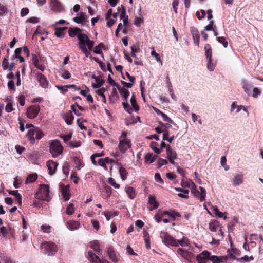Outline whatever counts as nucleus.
<instances>
[{
  "label": "nucleus",
  "mask_w": 263,
  "mask_h": 263,
  "mask_svg": "<svg viewBox=\"0 0 263 263\" xmlns=\"http://www.w3.org/2000/svg\"><path fill=\"white\" fill-rule=\"evenodd\" d=\"M68 34L71 37L77 36L80 49L86 57H88L94 45V42L90 40L86 34L81 33V30L78 27L69 28Z\"/></svg>",
  "instance_id": "obj_1"
},
{
  "label": "nucleus",
  "mask_w": 263,
  "mask_h": 263,
  "mask_svg": "<svg viewBox=\"0 0 263 263\" xmlns=\"http://www.w3.org/2000/svg\"><path fill=\"white\" fill-rule=\"evenodd\" d=\"M127 135L126 132H123L119 138L118 148L122 153H124L130 146V141L128 139Z\"/></svg>",
  "instance_id": "obj_2"
},
{
  "label": "nucleus",
  "mask_w": 263,
  "mask_h": 263,
  "mask_svg": "<svg viewBox=\"0 0 263 263\" xmlns=\"http://www.w3.org/2000/svg\"><path fill=\"white\" fill-rule=\"evenodd\" d=\"M41 247L42 251L49 256L54 255L58 251L57 246L52 242H44L41 244Z\"/></svg>",
  "instance_id": "obj_3"
},
{
  "label": "nucleus",
  "mask_w": 263,
  "mask_h": 263,
  "mask_svg": "<svg viewBox=\"0 0 263 263\" xmlns=\"http://www.w3.org/2000/svg\"><path fill=\"white\" fill-rule=\"evenodd\" d=\"M191 186V193L194 195L195 197L199 199L201 201H203L205 199L206 191L204 188L199 187L198 190L197 189L195 183L191 180H190Z\"/></svg>",
  "instance_id": "obj_4"
},
{
  "label": "nucleus",
  "mask_w": 263,
  "mask_h": 263,
  "mask_svg": "<svg viewBox=\"0 0 263 263\" xmlns=\"http://www.w3.org/2000/svg\"><path fill=\"white\" fill-rule=\"evenodd\" d=\"M49 195V187L46 184H42L40 186V191L37 192L35 195L36 199L48 201Z\"/></svg>",
  "instance_id": "obj_5"
},
{
  "label": "nucleus",
  "mask_w": 263,
  "mask_h": 263,
  "mask_svg": "<svg viewBox=\"0 0 263 263\" xmlns=\"http://www.w3.org/2000/svg\"><path fill=\"white\" fill-rule=\"evenodd\" d=\"M50 152L53 157H57L63 152V147L58 140H53L50 146Z\"/></svg>",
  "instance_id": "obj_6"
},
{
  "label": "nucleus",
  "mask_w": 263,
  "mask_h": 263,
  "mask_svg": "<svg viewBox=\"0 0 263 263\" xmlns=\"http://www.w3.org/2000/svg\"><path fill=\"white\" fill-rule=\"evenodd\" d=\"M160 237L162 239V242L165 245H171L175 247L178 246V242L166 232H161L160 233Z\"/></svg>",
  "instance_id": "obj_7"
},
{
  "label": "nucleus",
  "mask_w": 263,
  "mask_h": 263,
  "mask_svg": "<svg viewBox=\"0 0 263 263\" xmlns=\"http://www.w3.org/2000/svg\"><path fill=\"white\" fill-rule=\"evenodd\" d=\"M166 155L168 161L173 165H175V160L177 159V154L169 145L166 146Z\"/></svg>",
  "instance_id": "obj_8"
},
{
  "label": "nucleus",
  "mask_w": 263,
  "mask_h": 263,
  "mask_svg": "<svg viewBox=\"0 0 263 263\" xmlns=\"http://www.w3.org/2000/svg\"><path fill=\"white\" fill-rule=\"evenodd\" d=\"M40 108L39 105H32L28 108L26 115L28 118L30 119L35 118L38 115Z\"/></svg>",
  "instance_id": "obj_9"
},
{
  "label": "nucleus",
  "mask_w": 263,
  "mask_h": 263,
  "mask_svg": "<svg viewBox=\"0 0 263 263\" xmlns=\"http://www.w3.org/2000/svg\"><path fill=\"white\" fill-rule=\"evenodd\" d=\"M35 79L39 83L41 87L43 88H46L48 87L49 83L44 75L40 72H36L35 73Z\"/></svg>",
  "instance_id": "obj_10"
},
{
  "label": "nucleus",
  "mask_w": 263,
  "mask_h": 263,
  "mask_svg": "<svg viewBox=\"0 0 263 263\" xmlns=\"http://www.w3.org/2000/svg\"><path fill=\"white\" fill-rule=\"evenodd\" d=\"M210 255L209 251L205 250L197 255L196 259L198 263H207L208 261L210 260Z\"/></svg>",
  "instance_id": "obj_11"
},
{
  "label": "nucleus",
  "mask_w": 263,
  "mask_h": 263,
  "mask_svg": "<svg viewBox=\"0 0 263 263\" xmlns=\"http://www.w3.org/2000/svg\"><path fill=\"white\" fill-rule=\"evenodd\" d=\"M243 183V175L241 174H235L232 179V185L234 186H237Z\"/></svg>",
  "instance_id": "obj_12"
},
{
  "label": "nucleus",
  "mask_w": 263,
  "mask_h": 263,
  "mask_svg": "<svg viewBox=\"0 0 263 263\" xmlns=\"http://www.w3.org/2000/svg\"><path fill=\"white\" fill-rule=\"evenodd\" d=\"M209 229L212 232H217L218 231V233L216 234V237L222 238L223 232H222L221 229L219 228V225L217 223L211 222L209 223Z\"/></svg>",
  "instance_id": "obj_13"
},
{
  "label": "nucleus",
  "mask_w": 263,
  "mask_h": 263,
  "mask_svg": "<svg viewBox=\"0 0 263 263\" xmlns=\"http://www.w3.org/2000/svg\"><path fill=\"white\" fill-rule=\"evenodd\" d=\"M190 31L192 33L195 44L199 46L200 39V34L199 31L196 28L193 27L190 28Z\"/></svg>",
  "instance_id": "obj_14"
},
{
  "label": "nucleus",
  "mask_w": 263,
  "mask_h": 263,
  "mask_svg": "<svg viewBox=\"0 0 263 263\" xmlns=\"http://www.w3.org/2000/svg\"><path fill=\"white\" fill-rule=\"evenodd\" d=\"M58 163L52 160H49L47 162V166L48 167L49 174L51 175H53L57 169Z\"/></svg>",
  "instance_id": "obj_15"
},
{
  "label": "nucleus",
  "mask_w": 263,
  "mask_h": 263,
  "mask_svg": "<svg viewBox=\"0 0 263 263\" xmlns=\"http://www.w3.org/2000/svg\"><path fill=\"white\" fill-rule=\"evenodd\" d=\"M88 257L92 263H105L103 260L102 261L92 251L88 252Z\"/></svg>",
  "instance_id": "obj_16"
},
{
  "label": "nucleus",
  "mask_w": 263,
  "mask_h": 263,
  "mask_svg": "<svg viewBox=\"0 0 263 263\" xmlns=\"http://www.w3.org/2000/svg\"><path fill=\"white\" fill-rule=\"evenodd\" d=\"M61 190L62 195L66 201L68 200L70 198L69 185H61Z\"/></svg>",
  "instance_id": "obj_17"
},
{
  "label": "nucleus",
  "mask_w": 263,
  "mask_h": 263,
  "mask_svg": "<svg viewBox=\"0 0 263 263\" xmlns=\"http://www.w3.org/2000/svg\"><path fill=\"white\" fill-rule=\"evenodd\" d=\"M73 21L78 24H80L82 25L85 24L86 22V17L85 13L82 12L79 14V16L75 17L73 19Z\"/></svg>",
  "instance_id": "obj_18"
},
{
  "label": "nucleus",
  "mask_w": 263,
  "mask_h": 263,
  "mask_svg": "<svg viewBox=\"0 0 263 263\" xmlns=\"http://www.w3.org/2000/svg\"><path fill=\"white\" fill-rule=\"evenodd\" d=\"M148 204L149 205L148 209L150 211H153L158 206V204L156 201L155 197L151 195L148 196Z\"/></svg>",
  "instance_id": "obj_19"
},
{
  "label": "nucleus",
  "mask_w": 263,
  "mask_h": 263,
  "mask_svg": "<svg viewBox=\"0 0 263 263\" xmlns=\"http://www.w3.org/2000/svg\"><path fill=\"white\" fill-rule=\"evenodd\" d=\"M80 223L76 221L70 220L67 222V227L70 231L77 230L80 227Z\"/></svg>",
  "instance_id": "obj_20"
},
{
  "label": "nucleus",
  "mask_w": 263,
  "mask_h": 263,
  "mask_svg": "<svg viewBox=\"0 0 263 263\" xmlns=\"http://www.w3.org/2000/svg\"><path fill=\"white\" fill-rule=\"evenodd\" d=\"M63 118L68 125H71L72 123V121L74 119V117L72 115L71 112L69 111L62 115Z\"/></svg>",
  "instance_id": "obj_21"
},
{
  "label": "nucleus",
  "mask_w": 263,
  "mask_h": 263,
  "mask_svg": "<svg viewBox=\"0 0 263 263\" xmlns=\"http://www.w3.org/2000/svg\"><path fill=\"white\" fill-rule=\"evenodd\" d=\"M50 6L52 8V10L54 11L59 12L61 10V4L58 0H51Z\"/></svg>",
  "instance_id": "obj_22"
},
{
  "label": "nucleus",
  "mask_w": 263,
  "mask_h": 263,
  "mask_svg": "<svg viewBox=\"0 0 263 263\" xmlns=\"http://www.w3.org/2000/svg\"><path fill=\"white\" fill-rule=\"evenodd\" d=\"M90 247L98 254H100L101 250L98 240H94L90 243Z\"/></svg>",
  "instance_id": "obj_23"
},
{
  "label": "nucleus",
  "mask_w": 263,
  "mask_h": 263,
  "mask_svg": "<svg viewBox=\"0 0 263 263\" xmlns=\"http://www.w3.org/2000/svg\"><path fill=\"white\" fill-rule=\"evenodd\" d=\"M104 48V44L102 43L98 44V45L96 46L93 50V52L96 54H99L101 55V57L104 58V54L102 51V49Z\"/></svg>",
  "instance_id": "obj_24"
},
{
  "label": "nucleus",
  "mask_w": 263,
  "mask_h": 263,
  "mask_svg": "<svg viewBox=\"0 0 263 263\" xmlns=\"http://www.w3.org/2000/svg\"><path fill=\"white\" fill-rule=\"evenodd\" d=\"M205 55L207 59H212V48L209 44H206L204 46Z\"/></svg>",
  "instance_id": "obj_25"
},
{
  "label": "nucleus",
  "mask_w": 263,
  "mask_h": 263,
  "mask_svg": "<svg viewBox=\"0 0 263 263\" xmlns=\"http://www.w3.org/2000/svg\"><path fill=\"white\" fill-rule=\"evenodd\" d=\"M157 158L156 155H153L152 153H148L145 155L144 157V160L145 162H149L151 163L155 161Z\"/></svg>",
  "instance_id": "obj_26"
},
{
  "label": "nucleus",
  "mask_w": 263,
  "mask_h": 263,
  "mask_svg": "<svg viewBox=\"0 0 263 263\" xmlns=\"http://www.w3.org/2000/svg\"><path fill=\"white\" fill-rule=\"evenodd\" d=\"M34 64L35 66L41 71H44L46 69V66L44 64H41L37 61V57L33 56Z\"/></svg>",
  "instance_id": "obj_27"
},
{
  "label": "nucleus",
  "mask_w": 263,
  "mask_h": 263,
  "mask_svg": "<svg viewBox=\"0 0 263 263\" xmlns=\"http://www.w3.org/2000/svg\"><path fill=\"white\" fill-rule=\"evenodd\" d=\"M37 178V175L36 173H33L32 174H30L28 176L25 183L26 184L31 183L34 182Z\"/></svg>",
  "instance_id": "obj_28"
},
{
  "label": "nucleus",
  "mask_w": 263,
  "mask_h": 263,
  "mask_svg": "<svg viewBox=\"0 0 263 263\" xmlns=\"http://www.w3.org/2000/svg\"><path fill=\"white\" fill-rule=\"evenodd\" d=\"M242 87L244 89L245 92L247 94L250 95V92H251V89L252 88V85L251 84H250L246 81L242 82Z\"/></svg>",
  "instance_id": "obj_29"
},
{
  "label": "nucleus",
  "mask_w": 263,
  "mask_h": 263,
  "mask_svg": "<svg viewBox=\"0 0 263 263\" xmlns=\"http://www.w3.org/2000/svg\"><path fill=\"white\" fill-rule=\"evenodd\" d=\"M224 257L223 256H217L215 255L211 256L210 257V260H211L213 263H221L223 262V259Z\"/></svg>",
  "instance_id": "obj_30"
},
{
  "label": "nucleus",
  "mask_w": 263,
  "mask_h": 263,
  "mask_svg": "<svg viewBox=\"0 0 263 263\" xmlns=\"http://www.w3.org/2000/svg\"><path fill=\"white\" fill-rule=\"evenodd\" d=\"M35 130H36V128H31V129H29V130L28 131L27 137H28V139H29V140L31 141V142H34L35 139L34 137V135L35 133V132H36Z\"/></svg>",
  "instance_id": "obj_31"
},
{
  "label": "nucleus",
  "mask_w": 263,
  "mask_h": 263,
  "mask_svg": "<svg viewBox=\"0 0 263 263\" xmlns=\"http://www.w3.org/2000/svg\"><path fill=\"white\" fill-rule=\"evenodd\" d=\"M126 192L131 199H133L136 196L135 192L132 187H128L126 189Z\"/></svg>",
  "instance_id": "obj_32"
},
{
  "label": "nucleus",
  "mask_w": 263,
  "mask_h": 263,
  "mask_svg": "<svg viewBox=\"0 0 263 263\" xmlns=\"http://www.w3.org/2000/svg\"><path fill=\"white\" fill-rule=\"evenodd\" d=\"M119 173L121 179L124 180L126 179L127 176V172L125 168L122 166H120L119 169Z\"/></svg>",
  "instance_id": "obj_33"
},
{
  "label": "nucleus",
  "mask_w": 263,
  "mask_h": 263,
  "mask_svg": "<svg viewBox=\"0 0 263 263\" xmlns=\"http://www.w3.org/2000/svg\"><path fill=\"white\" fill-rule=\"evenodd\" d=\"M65 29V27L56 28L54 34L58 37H63L64 35V30Z\"/></svg>",
  "instance_id": "obj_34"
},
{
  "label": "nucleus",
  "mask_w": 263,
  "mask_h": 263,
  "mask_svg": "<svg viewBox=\"0 0 263 263\" xmlns=\"http://www.w3.org/2000/svg\"><path fill=\"white\" fill-rule=\"evenodd\" d=\"M216 40L220 44H222L224 48L228 46V42L227 41L226 39L223 36H218L216 37Z\"/></svg>",
  "instance_id": "obj_35"
},
{
  "label": "nucleus",
  "mask_w": 263,
  "mask_h": 263,
  "mask_svg": "<svg viewBox=\"0 0 263 263\" xmlns=\"http://www.w3.org/2000/svg\"><path fill=\"white\" fill-rule=\"evenodd\" d=\"M158 145V144L156 142H151L150 143L151 148L157 154H159L161 153V151L160 149H159L157 147Z\"/></svg>",
  "instance_id": "obj_36"
},
{
  "label": "nucleus",
  "mask_w": 263,
  "mask_h": 263,
  "mask_svg": "<svg viewBox=\"0 0 263 263\" xmlns=\"http://www.w3.org/2000/svg\"><path fill=\"white\" fill-rule=\"evenodd\" d=\"M213 208V213L216 216L220 218H223L224 219H226L227 218V217L226 216H224L223 213L219 211L216 206H214Z\"/></svg>",
  "instance_id": "obj_37"
},
{
  "label": "nucleus",
  "mask_w": 263,
  "mask_h": 263,
  "mask_svg": "<svg viewBox=\"0 0 263 263\" xmlns=\"http://www.w3.org/2000/svg\"><path fill=\"white\" fill-rule=\"evenodd\" d=\"M178 242V246L180 245L182 247H187L189 245V241L187 238L183 237L182 239L177 241Z\"/></svg>",
  "instance_id": "obj_38"
},
{
  "label": "nucleus",
  "mask_w": 263,
  "mask_h": 263,
  "mask_svg": "<svg viewBox=\"0 0 263 263\" xmlns=\"http://www.w3.org/2000/svg\"><path fill=\"white\" fill-rule=\"evenodd\" d=\"M235 250L234 249H232L231 250H228L227 257L231 260H236L235 256Z\"/></svg>",
  "instance_id": "obj_39"
},
{
  "label": "nucleus",
  "mask_w": 263,
  "mask_h": 263,
  "mask_svg": "<svg viewBox=\"0 0 263 263\" xmlns=\"http://www.w3.org/2000/svg\"><path fill=\"white\" fill-rule=\"evenodd\" d=\"M74 162L76 165L77 168L78 170H80L84 166L82 161L77 157H75L74 158Z\"/></svg>",
  "instance_id": "obj_40"
},
{
  "label": "nucleus",
  "mask_w": 263,
  "mask_h": 263,
  "mask_svg": "<svg viewBox=\"0 0 263 263\" xmlns=\"http://www.w3.org/2000/svg\"><path fill=\"white\" fill-rule=\"evenodd\" d=\"M108 254L110 259L112 261L116 262L118 261L116 254L112 249H109L108 250Z\"/></svg>",
  "instance_id": "obj_41"
},
{
  "label": "nucleus",
  "mask_w": 263,
  "mask_h": 263,
  "mask_svg": "<svg viewBox=\"0 0 263 263\" xmlns=\"http://www.w3.org/2000/svg\"><path fill=\"white\" fill-rule=\"evenodd\" d=\"M130 103L133 107V108L136 110L138 111L139 110V107L137 104L136 100L134 95H133L130 99Z\"/></svg>",
  "instance_id": "obj_42"
},
{
  "label": "nucleus",
  "mask_w": 263,
  "mask_h": 263,
  "mask_svg": "<svg viewBox=\"0 0 263 263\" xmlns=\"http://www.w3.org/2000/svg\"><path fill=\"white\" fill-rule=\"evenodd\" d=\"M61 77L64 79H68L71 77V74L67 70H61Z\"/></svg>",
  "instance_id": "obj_43"
},
{
  "label": "nucleus",
  "mask_w": 263,
  "mask_h": 263,
  "mask_svg": "<svg viewBox=\"0 0 263 263\" xmlns=\"http://www.w3.org/2000/svg\"><path fill=\"white\" fill-rule=\"evenodd\" d=\"M208 60V64H207V68L208 70H209L210 71H212L214 70L215 67V64L212 62V59H207Z\"/></svg>",
  "instance_id": "obj_44"
},
{
  "label": "nucleus",
  "mask_w": 263,
  "mask_h": 263,
  "mask_svg": "<svg viewBox=\"0 0 263 263\" xmlns=\"http://www.w3.org/2000/svg\"><path fill=\"white\" fill-rule=\"evenodd\" d=\"M168 163V161L166 159L159 158L157 161L158 168L161 167L164 165H166Z\"/></svg>",
  "instance_id": "obj_45"
},
{
  "label": "nucleus",
  "mask_w": 263,
  "mask_h": 263,
  "mask_svg": "<svg viewBox=\"0 0 263 263\" xmlns=\"http://www.w3.org/2000/svg\"><path fill=\"white\" fill-rule=\"evenodd\" d=\"M70 147H79L81 146V142L79 141H71L68 143Z\"/></svg>",
  "instance_id": "obj_46"
},
{
  "label": "nucleus",
  "mask_w": 263,
  "mask_h": 263,
  "mask_svg": "<svg viewBox=\"0 0 263 263\" xmlns=\"http://www.w3.org/2000/svg\"><path fill=\"white\" fill-rule=\"evenodd\" d=\"M108 183L114 186L116 189H119L120 187V185L117 184L115 180L111 177H110L108 179Z\"/></svg>",
  "instance_id": "obj_47"
},
{
  "label": "nucleus",
  "mask_w": 263,
  "mask_h": 263,
  "mask_svg": "<svg viewBox=\"0 0 263 263\" xmlns=\"http://www.w3.org/2000/svg\"><path fill=\"white\" fill-rule=\"evenodd\" d=\"M253 259H254V257H253V256H250L249 257L248 256L245 255V256H243L242 257L237 258L236 260H237V261L243 260L246 262H248L249 261L253 260Z\"/></svg>",
  "instance_id": "obj_48"
},
{
  "label": "nucleus",
  "mask_w": 263,
  "mask_h": 263,
  "mask_svg": "<svg viewBox=\"0 0 263 263\" xmlns=\"http://www.w3.org/2000/svg\"><path fill=\"white\" fill-rule=\"evenodd\" d=\"M74 207L72 203H70L68 205L66 209V213L68 215H72L74 213Z\"/></svg>",
  "instance_id": "obj_49"
},
{
  "label": "nucleus",
  "mask_w": 263,
  "mask_h": 263,
  "mask_svg": "<svg viewBox=\"0 0 263 263\" xmlns=\"http://www.w3.org/2000/svg\"><path fill=\"white\" fill-rule=\"evenodd\" d=\"M120 93L123 95V97H124V98L125 99V101H127V99L128 96H129V91L124 88H122L120 90Z\"/></svg>",
  "instance_id": "obj_50"
},
{
  "label": "nucleus",
  "mask_w": 263,
  "mask_h": 263,
  "mask_svg": "<svg viewBox=\"0 0 263 263\" xmlns=\"http://www.w3.org/2000/svg\"><path fill=\"white\" fill-rule=\"evenodd\" d=\"M151 55L153 57H154L156 59V60L158 62H160V64L161 65H162V61L161 60V58H160V57L159 55V54L157 53L156 52V51L155 50H152L151 51Z\"/></svg>",
  "instance_id": "obj_51"
},
{
  "label": "nucleus",
  "mask_w": 263,
  "mask_h": 263,
  "mask_svg": "<svg viewBox=\"0 0 263 263\" xmlns=\"http://www.w3.org/2000/svg\"><path fill=\"white\" fill-rule=\"evenodd\" d=\"M41 228L44 232L49 233L51 231V227L49 225H42Z\"/></svg>",
  "instance_id": "obj_52"
},
{
  "label": "nucleus",
  "mask_w": 263,
  "mask_h": 263,
  "mask_svg": "<svg viewBox=\"0 0 263 263\" xmlns=\"http://www.w3.org/2000/svg\"><path fill=\"white\" fill-rule=\"evenodd\" d=\"M35 133L36 135H35V138L37 140H40L41 139L43 136H44V134L38 128H36V130H35Z\"/></svg>",
  "instance_id": "obj_53"
},
{
  "label": "nucleus",
  "mask_w": 263,
  "mask_h": 263,
  "mask_svg": "<svg viewBox=\"0 0 263 263\" xmlns=\"http://www.w3.org/2000/svg\"><path fill=\"white\" fill-rule=\"evenodd\" d=\"M130 48H131L130 54H131L132 57L135 58L136 59H138V58L137 57L135 53L138 52V51L139 50V48L138 47H134L132 46Z\"/></svg>",
  "instance_id": "obj_54"
},
{
  "label": "nucleus",
  "mask_w": 263,
  "mask_h": 263,
  "mask_svg": "<svg viewBox=\"0 0 263 263\" xmlns=\"http://www.w3.org/2000/svg\"><path fill=\"white\" fill-rule=\"evenodd\" d=\"M188 194L189 190H184L182 191V192L179 193L178 195L181 198L187 199L189 198Z\"/></svg>",
  "instance_id": "obj_55"
},
{
  "label": "nucleus",
  "mask_w": 263,
  "mask_h": 263,
  "mask_svg": "<svg viewBox=\"0 0 263 263\" xmlns=\"http://www.w3.org/2000/svg\"><path fill=\"white\" fill-rule=\"evenodd\" d=\"M18 101L20 105L24 106L25 103V98L24 96L23 95H20L18 96Z\"/></svg>",
  "instance_id": "obj_56"
},
{
  "label": "nucleus",
  "mask_w": 263,
  "mask_h": 263,
  "mask_svg": "<svg viewBox=\"0 0 263 263\" xmlns=\"http://www.w3.org/2000/svg\"><path fill=\"white\" fill-rule=\"evenodd\" d=\"M5 110L7 112H10L13 110L12 104L10 102L8 103L5 107Z\"/></svg>",
  "instance_id": "obj_57"
},
{
  "label": "nucleus",
  "mask_w": 263,
  "mask_h": 263,
  "mask_svg": "<svg viewBox=\"0 0 263 263\" xmlns=\"http://www.w3.org/2000/svg\"><path fill=\"white\" fill-rule=\"evenodd\" d=\"M179 5V0H173L172 6L175 13L177 12V8Z\"/></svg>",
  "instance_id": "obj_58"
},
{
  "label": "nucleus",
  "mask_w": 263,
  "mask_h": 263,
  "mask_svg": "<svg viewBox=\"0 0 263 263\" xmlns=\"http://www.w3.org/2000/svg\"><path fill=\"white\" fill-rule=\"evenodd\" d=\"M98 163L100 166L103 167L105 170H107V168L106 164L105 163L104 159H103V158L99 159L98 161Z\"/></svg>",
  "instance_id": "obj_59"
},
{
  "label": "nucleus",
  "mask_w": 263,
  "mask_h": 263,
  "mask_svg": "<svg viewBox=\"0 0 263 263\" xmlns=\"http://www.w3.org/2000/svg\"><path fill=\"white\" fill-rule=\"evenodd\" d=\"M162 117L163 118V120L165 121V122H167L168 123H174V122L166 114H165L164 113H163L162 115H161Z\"/></svg>",
  "instance_id": "obj_60"
},
{
  "label": "nucleus",
  "mask_w": 263,
  "mask_h": 263,
  "mask_svg": "<svg viewBox=\"0 0 263 263\" xmlns=\"http://www.w3.org/2000/svg\"><path fill=\"white\" fill-rule=\"evenodd\" d=\"M155 179L157 182H158L159 183H163V180L161 178L160 174H159L158 173H156L155 175Z\"/></svg>",
  "instance_id": "obj_61"
},
{
  "label": "nucleus",
  "mask_w": 263,
  "mask_h": 263,
  "mask_svg": "<svg viewBox=\"0 0 263 263\" xmlns=\"http://www.w3.org/2000/svg\"><path fill=\"white\" fill-rule=\"evenodd\" d=\"M123 106L124 108L129 114H130L132 111V109L128 108V104L127 102V101L125 102H123L122 103Z\"/></svg>",
  "instance_id": "obj_62"
},
{
  "label": "nucleus",
  "mask_w": 263,
  "mask_h": 263,
  "mask_svg": "<svg viewBox=\"0 0 263 263\" xmlns=\"http://www.w3.org/2000/svg\"><path fill=\"white\" fill-rule=\"evenodd\" d=\"M2 66L4 69H8L9 68V62L7 59H4L2 63Z\"/></svg>",
  "instance_id": "obj_63"
},
{
  "label": "nucleus",
  "mask_w": 263,
  "mask_h": 263,
  "mask_svg": "<svg viewBox=\"0 0 263 263\" xmlns=\"http://www.w3.org/2000/svg\"><path fill=\"white\" fill-rule=\"evenodd\" d=\"M0 233L2 234L3 237H6L8 234L7 230L4 226H2L0 228Z\"/></svg>",
  "instance_id": "obj_64"
}]
</instances>
